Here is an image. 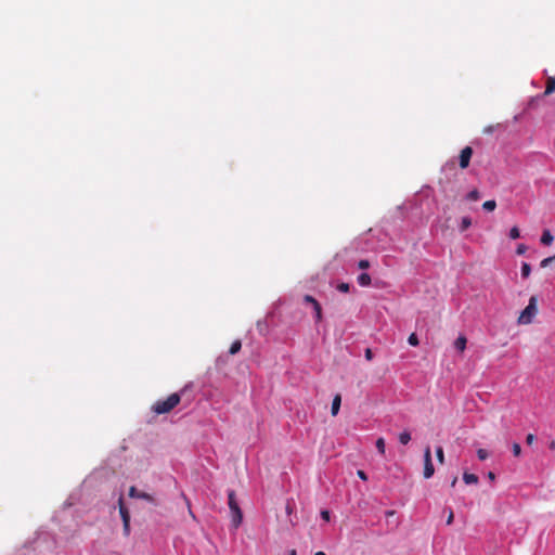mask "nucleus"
I'll list each match as a JSON object with an SVG mask.
<instances>
[{
  "instance_id": "21",
  "label": "nucleus",
  "mask_w": 555,
  "mask_h": 555,
  "mask_svg": "<svg viewBox=\"0 0 555 555\" xmlns=\"http://www.w3.org/2000/svg\"><path fill=\"white\" fill-rule=\"evenodd\" d=\"M376 449L378 450V452L380 454H383V455L385 454V440H384V438H378L376 440Z\"/></svg>"
},
{
  "instance_id": "8",
  "label": "nucleus",
  "mask_w": 555,
  "mask_h": 555,
  "mask_svg": "<svg viewBox=\"0 0 555 555\" xmlns=\"http://www.w3.org/2000/svg\"><path fill=\"white\" fill-rule=\"evenodd\" d=\"M467 339L464 335H460L455 341L454 347L460 351L463 352L466 348Z\"/></svg>"
},
{
  "instance_id": "7",
  "label": "nucleus",
  "mask_w": 555,
  "mask_h": 555,
  "mask_svg": "<svg viewBox=\"0 0 555 555\" xmlns=\"http://www.w3.org/2000/svg\"><path fill=\"white\" fill-rule=\"evenodd\" d=\"M341 403V397L340 395H336L333 399L332 406H331V413L333 416L337 415L340 409Z\"/></svg>"
},
{
  "instance_id": "38",
  "label": "nucleus",
  "mask_w": 555,
  "mask_h": 555,
  "mask_svg": "<svg viewBox=\"0 0 555 555\" xmlns=\"http://www.w3.org/2000/svg\"><path fill=\"white\" fill-rule=\"evenodd\" d=\"M488 479L490 481H494L495 480V474L493 472H489L488 475H487Z\"/></svg>"
},
{
  "instance_id": "33",
  "label": "nucleus",
  "mask_w": 555,
  "mask_h": 555,
  "mask_svg": "<svg viewBox=\"0 0 555 555\" xmlns=\"http://www.w3.org/2000/svg\"><path fill=\"white\" fill-rule=\"evenodd\" d=\"M535 440V436L533 434H528L526 437L527 444L531 446Z\"/></svg>"
},
{
  "instance_id": "1",
  "label": "nucleus",
  "mask_w": 555,
  "mask_h": 555,
  "mask_svg": "<svg viewBox=\"0 0 555 555\" xmlns=\"http://www.w3.org/2000/svg\"><path fill=\"white\" fill-rule=\"evenodd\" d=\"M181 401V395L173 392L166 399H159L152 405V411L157 414H166L171 412Z\"/></svg>"
},
{
  "instance_id": "34",
  "label": "nucleus",
  "mask_w": 555,
  "mask_h": 555,
  "mask_svg": "<svg viewBox=\"0 0 555 555\" xmlns=\"http://www.w3.org/2000/svg\"><path fill=\"white\" fill-rule=\"evenodd\" d=\"M364 356L367 361H371L373 359V351L370 348H367L365 349Z\"/></svg>"
},
{
  "instance_id": "6",
  "label": "nucleus",
  "mask_w": 555,
  "mask_h": 555,
  "mask_svg": "<svg viewBox=\"0 0 555 555\" xmlns=\"http://www.w3.org/2000/svg\"><path fill=\"white\" fill-rule=\"evenodd\" d=\"M129 496L130 498H134V499H143V500H146V501H149L151 503L155 502L154 498L151 494H149L146 492H143V491H140L135 487H130V489H129Z\"/></svg>"
},
{
  "instance_id": "22",
  "label": "nucleus",
  "mask_w": 555,
  "mask_h": 555,
  "mask_svg": "<svg viewBox=\"0 0 555 555\" xmlns=\"http://www.w3.org/2000/svg\"><path fill=\"white\" fill-rule=\"evenodd\" d=\"M436 456L439 463L443 464L444 462V453L442 447H438L436 449Z\"/></svg>"
},
{
  "instance_id": "14",
  "label": "nucleus",
  "mask_w": 555,
  "mask_h": 555,
  "mask_svg": "<svg viewBox=\"0 0 555 555\" xmlns=\"http://www.w3.org/2000/svg\"><path fill=\"white\" fill-rule=\"evenodd\" d=\"M242 348V343L240 339H236L234 340L232 344H231V347L229 349V353L230 354H236Z\"/></svg>"
},
{
  "instance_id": "20",
  "label": "nucleus",
  "mask_w": 555,
  "mask_h": 555,
  "mask_svg": "<svg viewBox=\"0 0 555 555\" xmlns=\"http://www.w3.org/2000/svg\"><path fill=\"white\" fill-rule=\"evenodd\" d=\"M313 310H314L315 321L317 322H321L322 321V308H321V305L318 304L317 306H313Z\"/></svg>"
},
{
  "instance_id": "3",
  "label": "nucleus",
  "mask_w": 555,
  "mask_h": 555,
  "mask_svg": "<svg viewBox=\"0 0 555 555\" xmlns=\"http://www.w3.org/2000/svg\"><path fill=\"white\" fill-rule=\"evenodd\" d=\"M538 298L535 296H531L529 299L528 306L521 311L518 323L519 324H530L538 313Z\"/></svg>"
},
{
  "instance_id": "43",
  "label": "nucleus",
  "mask_w": 555,
  "mask_h": 555,
  "mask_svg": "<svg viewBox=\"0 0 555 555\" xmlns=\"http://www.w3.org/2000/svg\"><path fill=\"white\" fill-rule=\"evenodd\" d=\"M314 555H326V554L324 552H322V551H319Z\"/></svg>"
},
{
  "instance_id": "39",
  "label": "nucleus",
  "mask_w": 555,
  "mask_h": 555,
  "mask_svg": "<svg viewBox=\"0 0 555 555\" xmlns=\"http://www.w3.org/2000/svg\"><path fill=\"white\" fill-rule=\"evenodd\" d=\"M548 448L551 450H555V440H552L550 443H548Z\"/></svg>"
},
{
  "instance_id": "29",
  "label": "nucleus",
  "mask_w": 555,
  "mask_h": 555,
  "mask_svg": "<svg viewBox=\"0 0 555 555\" xmlns=\"http://www.w3.org/2000/svg\"><path fill=\"white\" fill-rule=\"evenodd\" d=\"M554 260H555V256L547 257V258H545V259H543V260L541 261V267H542V268H545V267H547L551 262H553Z\"/></svg>"
},
{
  "instance_id": "11",
  "label": "nucleus",
  "mask_w": 555,
  "mask_h": 555,
  "mask_svg": "<svg viewBox=\"0 0 555 555\" xmlns=\"http://www.w3.org/2000/svg\"><path fill=\"white\" fill-rule=\"evenodd\" d=\"M554 91H555V78L548 77L546 80V88H545L544 94L548 95V94L553 93Z\"/></svg>"
},
{
  "instance_id": "19",
  "label": "nucleus",
  "mask_w": 555,
  "mask_h": 555,
  "mask_svg": "<svg viewBox=\"0 0 555 555\" xmlns=\"http://www.w3.org/2000/svg\"><path fill=\"white\" fill-rule=\"evenodd\" d=\"M530 273H531V267H530V264H529V263H527V262H524V263L521 264V276H522L524 279H527V278L530 275Z\"/></svg>"
},
{
  "instance_id": "45",
  "label": "nucleus",
  "mask_w": 555,
  "mask_h": 555,
  "mask_svg": "<svg viewBox=\"0 0 555 555\" xmlns=\"http://www.w3.org/2000/svg\"><path fill=\"white\" fill-rule=\"evenodd\" d=\"M184 501H186L188 506L190 507V502L188 501V498H184Z\"/></svg>"
},
{
  "instance_id": "23",
  "label": "nucleus",
  "mask_w": 555,
  "mask_h": 555,
  "mask_svg": "<svg viewBox=\"0 0 555 555\" xmlns=\"http://www.w3.org/2000/svg\"><path fill=\"white\" fill-rule=\"evenodd\" d=\"M520 236V232H519V229L517 227H513L511 230H509V237L512 240H517L519 238Z\"/></svg>"
},
{
  "instance_id": "27",
  "label": "nucleus",
  "mask_w": 555,
  "mask_h": 555,
  "mask_svg": "<svg viewBox=\"0 0 555 555\" xmlns=\"http://www.w3.org/2000/svg\"><path fill=\"white\" fill-rule=\"evenodd\" d=\"M512 451L515 456H519L521 454V447L519 443L514 442L512 446Z\"/></svg>"
},
{
  "instance_id": "32",
  "label": "nucleus",
  "mask_w": 555,
  "mask_h": 555,
  "mask_svg": "<svg viewBox=\"0 0 555 555\" xmlns=\"http://www.w3.org/2000/svg\"><path fill=\"white\" fill-rule=\"evenodd\" d=\"M122 525H124V533H125V535H129V533H130V521L126 520V521L122 522Z\"/></svg>"
},
{
  "instance_id": "17",
  "label": "nucleus",
  "mask_w": 555,
  "mask_h": 555,
  "mask_svg": "<svg viewBox=\"0 0 555 555\" xmlns=\"http://www.w3.org/2000/svg\"><path fill=\"white\" fill-rule=\"evenodd\" d=\"M399 441L404 446L408 444L411 441V434L406 430L402 431L399 435Z\"/></svg>"
},
{
  "instance_id": "46",
  "label": "nucleus",
  "mask_w": 555,
  "mask_h": 555,
  "mask_svg": "<svg viewBox=\"0 0 555 555\" xmlns=\"http://www.w3.org/2000/svg\"><path fill=\"white\" fill-rule=\"evenodd\" d=\"M291 555H296V551H295V550H293V551L291 552Z\"/></svg>"
},
{
  "instance_id": "44",
  "label": "nucleus",
  "mask_w": 555,
  "mask_h": 555,
  "mask_svg": "<svg viewBox=\"0 0 555 555\" xmlns=\"http://www.w3.org/2000/svg\"><path fill=\"white\" fill-rule=\"evenodd\" d=\"M189 512H190V515H191L192 517H194L193 512L191 511V508H190V507H189Z\"/></svg>"
},
{
  "instance_id": "37",
  "label": "nucleus",
  "mask_w": 555,
  "mask_h": 555,
  "mask_svg": "<svg viewBox=\"0 0 555 555\" xmlns=\"http://www.w3.org/2000/svg\"><path fill=\"white\" fill-rule=\"evenodd\" d=\"M453 519H454V514L452 511H450L448 519H447V525H451L453 522Z\"/></svg>"
},
{
  "instance_id": "36",
  "label": "nucleus",
  "mask_w": 555,
  "mask_h": 555,
  "mask_svg": "<svg viewBox=\"0 0 555 555\" xmlns=\"http://www.w3.org/2000/svg\"><path fill=\"white\" fill-rule=\"evenodd\" d=\"M321 517H322L325 521H328V520H330V512H328V511H322V512H321Z\"/></svg>"
},
{
  "instance_id": "42",
  "label": "nucleus",
  "mask_w": 555,
  "mask_h": 555,
  "mask_svg": "<svg viewBox=\"0 0 555 555\" xmlns=\"http://www.w3.org/2000/svg\"><path fill=\"white\" fill-rule=\"evenodd\" d=\"M286 511L287 513H291L292 512V507H291V504L288 503L287 506H286Z\"/></svg>"
},
{
  "instance_id": "18",
  "label": "nucleus",
  "mask_w": 555,
  "mask_h": 555,
  "mask_svg": "<svg viewBox=\"0 0 555 555\" xmlns=\"http://www.w3.org/2000/svg\"><path fill=\"white\" fill-rule=\"evenodd\" d=\"M482 208L487 211H493L496 208V202L494 199L486 201Z\"/></svg>"
},
{
  "instance_id": "5",
  "label": "nucleus",
  "mask_w": 555,
  "mask_h": 555,
  "mask_svg": "<svg viewBox=\"0 0 555 555\" xmlns=\"http://www.w3.org/2000/svg\"><path fill=\"white\" fill-rule=\"evenodd\" d=\"M473 156V149L470 146H465L459 157V165L461 169H466L469 166L470 158Z\"/></svg>"
},
{
  "instance_id": "41",
  "label": "nucleus",
  "mask_w": 555,
  "mask_h": 555,
  "mask_svg": "<svg viewBox=\"0 0 555 555\" xmlns=\"http://www.w3.org/2000/svg\"><path fill=\"white\" fill-rule=\"evenodd\" d=\"M456 482H457V477L455 476V477L453 478V480L451 481V487H452V488H453V487H455Z\"/></svg>"
},
{
  "instance_id": "13",
  "label": "nucleus",
  "mask_w": 555,
  "mask_h": 555,
  "mask_svg": "<svg viewBox=\"0 0 555 555\" xmlns=\"http://www.w3.org/2000/svg\"><path fill=\"white\" fill-rule=\"evenodd\" d=\"M463 480L465 481V483L470 485V483H477L479 479H478V476L475 474L464 473Z\"/></svg>"
},
{
  "instance_id": "40",
  "label": "nucleus",
  "mask_w": 555,
  "mask_h": 555,
  "mask_svg": "<svg viewBox=\"0 0 555 555\" xmlns=\"http://www.w3.org/2000/svg\"><path fill=\"white\" fill-rule=\"evenodd\" d=\"M492 131H493V127H492V126L487 127V128L485 129V132H486V133H491Z\"/></svg>"
},
{
  "instance_id": "16",
  "label": "nucleus",
  "mask_w": 555,
  "mask_h": 555,
  "mask_svg": "<svg viewBox=\"0 0 555 555\" xmlns=\"http://www.w3.org/2000/svg\"><path fill=\"white\" fill-rule=\"evenodd\" d=\"M472 225V219L469 217H463L460 223V231L464 232Z\"/></svg>"
},
{
  "instance_id": "12",
  "label": "nucleus",
  "mask_w": 555,
  "mask_h": 555,
  "mask_svg": "<svg viewBox=\"0 0 555 555\" xmlns=\"http://www.w3.org/2000/svg\"><path fill=\"white\" fill-rule=\"evenodd\" d=\"M358 283L360 286H369L371 284V276L367 273H361L358 276Z\"/></svg>"
},
{
  "instance_id": "4",
  "label": "nucleus",
  "mask_w": 555,
  "mask_h": 555,
  "mask_svg": "<svg viewBox=\"0 0 555 555\" xmlns=\"http://www.w3.org/2000/svg\"><path fill=\"white\" fill-rule=\"evenodd\" d=\"M435 473V468L431 461V451L427 447L424 452V478H430Z\"/></svg>"
},
{
  "instance_id": "35",
  "label": "nucleus",
  "mask_w": 555,
  "mask_h": 555,
  "mask_svg": "<svg viewBox=\"0 0 555 555\" xmlns=\"http://www.w3.org/2000/svg\"><path fill=\"white\" fill-rule=\"evenodd\" d=\"M357 475H358V477H359L360 479H362V480H364V481H365V480H367V475L365 474V472H364V470L359 469V470L357 472Z\"/></svg>"
},
{
  "instance_id": "28",
  "label": "nucleus",
  "mask_w": 555,
  "mask_h": 555,
  "mask_svg": "<svg viewBox=\"0 0 555 555\" xmlns=\"http://www.w3.org/2000/svg\"><path fill=\"white\" fill-rule=\"evenodd\" d=\"M337 289L341 293H348L350 291V285L348 283H339L337 285Z\"/></svg>"
},
{
  "instance_id": "31",
  "label": "nucleus",
  "mask_w": 555,
  "mask_h": 555,
  "mask_svg": "<svg viewBox=\"0 0 555 555\" xmlns=\"http://www.w3.org/2000/svg\"><path fill=\"white\" fill-rule=\"evenodd\" d=\"M527 251V246L525 244H519L517 246L516 253L518 255H524Z\"/></svg>"
},
{
  "instance_id": "30",
  "label": "nucleus",
  "mask_w": 555,
  "mask_h": 555,
  "mask_svg": "<svg viewBox=\"0 0 555 555\" xmlns=\"http://www.w3.org/2000/svg\"><path fill=\"white\" fill-rule=\"evenodd\" d=\"M358 267H359V269H362V270L367 269L370 267V262L366 259H361L358 262Z\"/></svg>"
},
{
  "instance_id": "24",
  "label": "nucleus",
  "mask_w": 555,
  "mask_h": 555,
  "mask_svg": "<svg viewBox=\"0 0 555 555\" xmlns=\"http://www.w3.org/2000/svg\"><path fill=\"white\" fill-rule=\"evenodd\" d=\"M408 343L411 346H417L420 344L417 335L415 333H412L408 338Z\"/></svg>"
},
{
  "instance_id": "26",
  "label": "nucleus",
  "mask_w": 555,
  "mask_h": 555,
  "mask_svg": "<svg viewBox=\"0 0 555 555\" xmlns=\"http://www.w3.org/2000/svg\"><path fill=\"white\" fill-rule=\"evenodd\" d=\"M304 301L307 302V304H311L312 307L317 306L319 304V301L314 297H312L311 295H305Z\"/></svg>"
},
{
  "instance_id": "9",
  "label": "nucleus",
  "mask_w": 555,
  "mask_h": 555,
  "mask_svg": "<svg viewBox=\"0 0 555 555\" xmlns=\"http://www.w3.org/2000/svg\"><path fill=\"white\" fill-rule=\"evenodd\" d=\"M554 241V236L552 235L550 230H544L541 236V243L543 245H551Z\"/></svg>"
},
{
  "instance_id": "25",
  "label": "nucleus",
  "mask_w": 555,
  "mask_h": 555,
  "mask_svg": "<svg viewBox=\"0 0 555 555\" xmlns=\"http://www.w3.org/2000/svg\"><path fill=\"white\" fill-rule=\"evenodd\" d=\"M477 456L480 461H485L486 459H488L489 456V453L487 450L485 449H478L477 450Z\"/></svg>"
},
{
  "instance_id": "15",
  "label": "nucleus",
  "mask_w": 555,
  "mask_h": 555,
  "mask_svg": "<svg viewBox=\"0 0 555 555\" xmlns=\"http://www.w3.org/2000/svg\"><path fill=\"white\" fill-rule=\"evenodd\" d=\"M465 198L470 202H476L480 198V193L477 189H474L466 194Z\"/></svg>"
},
{
  "instance_id": "10",
  "label": "nucleus",
  "mask_w": 555,
  "mask_h": 555,
  "mask_svg": "<svg viewBox=\"0 0 555 555\" xmlns=\"http://www.w3.org/2000/svg\"><path fill=\"white\" fill-rule=\"evenodd\" d=\"M119 514L121 516L122 522L126 520L130 521L129 512H128L127 507L124 506L121 498L119 499Z\"/></svg>"
},
{
  "instance_id": "2",
  "label": "nucleus",
  "mask_w": 555,
  "mask_h": 555,
  "mask_svg": "<svg viewBox=\"0 0 555 555\" xmlns=\"http://www.w3.org/2000/svg\"><path fill=\"white\" fill-rule=\"evenodd\" d=\"M228 505L232 515V524L234 528H238L243 520V513L236 502L235 492L233 490L228 492Z\"/></svg>"
}]
</instances>
